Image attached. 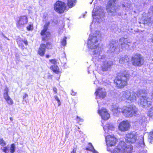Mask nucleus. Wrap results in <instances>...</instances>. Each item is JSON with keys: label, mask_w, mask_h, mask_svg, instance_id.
Wrapping results in <instances>:
<instances>
[{"label": "nucleus", "mask_w": 153, "mask_h": 153, "mask_svg": "<svg viewBox=\"0 0 153 153\" xmlns=\"http://www.w3.org/2000/svg\"><path fill=\"white\" fill-rule=\"evenodd\" d=\"M105 140L107 145L110 146H114L117 142L116 139L114 136L110 135L105 137Z\"/></svg>", "instance_id": "17"}, {"label": "nucleus", "mask_w": 153, "mask_h": 153, "mask_svg": "<svg viewBox=\"0 0 153 153\" xmlns=\"http://www.w3.org/2000/svg\"><path fill=\"white\" fill-rule=\"evenodd\" d=\"M107 151H109V149L108 147L107 148Z\"/></svg>", "instance_id": "57"}, {"label": "nucleus", "mask_w": 153, "mask_h": 153, "mask_svg": "<svg viewBox=\"0 0 153 153\" xmlns=\"http://www.w3.org/2000/svg\"><path fill=\"white\" fill-rule=\"evenodd\" d=\"M117 0H108L106 6V10L108 15L114 16L117 14L118 7L116 5Z\"/></svg>", "instance_id": "6"}, {"label": "nucleus", "mask_w": 153, "mask_h": 153, "mask_svg": "<svg viewBox=\"0 0 153 153\" xmlns=\"http://www.w3.org/2000/svg\"><path fill=\"white\" fill-rule=\"evenodd\" d=\"M141 91H139V96H140V99L138 100V103L144 107H148L152 103V100L144 94H141Z\"/></svg>", "instance_id": "8"}, {"label": "nucleus", "mask_w": 153, "mask_h": 153, "mask_svg": "<svg viewBox=\"0 0 153 153\" xmlns=\"http://www.w3.org/2000/svg\"><path fill=\"white\" fill-rule=\"evenodd\" d=\"M137 108L134 106H123L122 113L126 117H131L137 114Z\"/></svg>", "instance_id": "7"}, {"label": "nucleus", "mask_w": 153, "mask_h": 153, "mask_svg": "<svg viewBox=\"0 0 153 153\" xmlns=\"http://www.w3.org/2000/svg\"><path fill=\"white\" fill-rule=\"evenodd\" d=\"M76 3V0H68V6L70 8L74 6Z\"/></svg>", "instance_id": "27"}, {"label": "nucleus", "mask_w": 153, "mask_h": 153, "mask_svg": "<svg viewBox=\"0 0 153 153\" xmlns=\"http://www.w3.org/2000/svg\"><path fill=\"white\" fill-rule=\"evenodd\" d=\"M122 100L126 102L131 103L135 101L138 97V94L128 90L122 91L120 94Z\"/></svg>", "instance_id": "4"}, {"label": "nucleus", "mask_w": 153, "mask_h": 153, "mask_svg": "<svg viewBox=\"0 0 153 153\" xmlns=\"http://www.w3.org/2000/svg\"><path fill=\"white\" fill-rule=\"evenodd\" d=\"M101 35L99 31L96 32L93 35H90L88 42V48L93 50V55L94 58L98 60L105 57L102 55L101 49L98 46L100 40Z\"/></svg>", "instance_id": "1"}, {"label": "nucleus", "mask_w": 153, "mask_h": 153, "mask_svg": "<svg viewBox=\"0 0 153 153\" xmlns=\"http://www.w3.org/2000/svg\"><path fill=\"white\" fill-rule=\"evenodd\" d=\"M103 128L105 133H109L110 131L113 130L114 127L112 124H107L103 127Z\"/></svg>", "instance_id": "22"}, {"label": "nucleus", "mask_w": 153, "mask_h": 153, "mask_svg": "<svg viewBox=\"0 0 153 153\" xmlns=\"http://www.w3.org/2000/svg\"><path fill=\"white\" fill-rule=\"evenodd\" d=\"M23 40L21 39H19L17 40V43L18 44L19 46L21 47H22L23 46Z\"/></svg>", "instance_id": "33"}, {"label": "nucleus", "mask_w": 153, "mask_h": 153, "mask_svg": "<svg viewBox=\"0 0 153 153\" xmlns=\"http://www.w3.org/2000/svg\"><path fill=\"white\" fill-rule=\"evenodd\" d=\"M49 55H46V58H49Z\"/></svg>", "instance_id": "55"}, {"label": "nucleus", "mask_w": 153, "mask_h": 153, "mask_svg": "<svg viewBox=\"0 0 153 153\" xmlns=\"http://www.w3.org/2000/svg\"><path fill=\"white\" fill-rule=\"evenodd\" d=\"M89 146L86 148V149L88 151H89L92 152L94 149V147L92 144L91 143H88Z\"/></svg>", "instance_id": "32"}, {"label": "nucleus", "mask_w": 153, "mask_h": 153, "mask_svg": "<svg viewBox=\"0 0 153 153\" xmlns=\"http://www.w3.org/2000/svg\"><path fill=\"white\" fill-rule=\"evenodd\" d=\"M66 39L67 37H64L61 41V45L63 46H65L66 44Z\"/></svg>", "instance_id": "35"}, {"label": "nucleus", "mask_w": 153, "mask_h": 153, "mask_svg": "<svg viewBox=\"0 0 153 153\" xmlns=\"http://www.w3.org/2000/svg\"><path fill=\"white\" fill-rule=\"evenodd\" d=\"M146 121V118L144 116L141 115L137 117V121L140 124H142L145 122Z\"/></svg>", "instance_id": "24"}, {"label": "nucleus", "mask_w": 153, "mask_h": 153, "mask_svg": "<svg viewBox=\"0 0 153 153\" xmlns=\"http://www.w3.org/2000/svg\"><path fill=\"white\" fill-rule=\"evenodd\" d=\"M129 77L128 71H125L121 74V76L118 77L115 80L114 82L118 88H123L127 85Z\"/></svg>", "instance_id": "5"}, {"label": "nucleus", "mask_w": 153, "mask_h": 153, "mask_svg": "<svg viewBox=\"0 0 153 153\" xmlns=\"http://www.w3.org/2000/svg\"><path fill=\"white\" fill-rule=\"evenodd\" d=\"M3 36L7 40H9L10 39L8 38H7V37L6 36H4V35H3Z\"/></svg>", "instance_id": "52"}, {"label": "nucleus", "mask_w": 153, "mask_h": 153, "mask_svg": "<svg viewBox=\"0 0 153 153\" xmlns=\"http://www.w3.org/2000/svg\"><path fill=\"white\" fill-rule=\"evenodd\" d=\"M142 20L143 23L145 25H150L152 24V20L150 17L146 16V14L144 13L143 14V16L141 19Z\"/></svg>", "instance_id": "20"}, {"label": "nucleus", "mask_w": 153, "mask_h": 153, "mask_svg": "<svg viewBox=\"0 0 153 153\" xmlns=\"http://www.w3.org/2000/svg\"><path fill=\"white\" fill-rule=\"evenodd\" d=\"M149 141L152 143L153 142V131L150 133L149 137Z\"/></svg>", "instance_id": "30"}, {"label": "nucleus", "mask_w": 153, "mask_h": 153, "mask_svg": "<svg viewBox=\"0 0 153 153\" xmlns=\"http://www.w3.org/2000/svg\"><path fill=\"white\" fill-rule=\"evenodd\" d=\"M133 65L135 66H140L144 62L143 57L140 54H137L132 58Z\"/></svg>", "instance_id": "10"}, {"label": "nucleus", "mask_w": 153, "mask_h": 153, "mask_svg": "<svg viewBox=\"0 0 153 153\" xmlns=\"http://www.w3.org/2000/svg\"><path fill=\"white\" fill-rule=\"evenodd\" d=\"M71 153H76V148L74 149L73 151L71 152Z\"/></svg>", "instance_id": "45"}, {"label": "nucleus", "mask_w": 153, "mask_h": 153, "mask_svg": "<svg viewBox=\"0 0 153 153\" xmlns=\"http://www.w3.org/2000/svg\"><path fill=\"white\" fill-rule=\"evenodd\" d=\"M95 94L97 98L103 99L106 96V92L105 89L103 88H98L95 92Z\"/></svg>", "instance_id": "13"}, {"label": "nucleus", "mask_w": 153, "mask_h": 153, "mask_svg": "<svg viewBox=\"0 0 153 153\" xmlns=\"http://www.w3.org/2000/svg\"><path fill=\"white\" fill-rule=\"evenodd\" d=\"M152 11H153V6L152 7Z\"/></svg>", "instance_id": "58"}, {"label": "nucleus", "mask_w": 153, "mask_h": 153, "mask_svg": "<svg viewBox=\"0 0 153 153\" xmlns=\"http://www.w3.org/2000/svg\"><path fill=\"white\" fill-rule=\"evenodd\" d=\"M46 46L44 44H41L39 48L38 53L41 56H44Z\"/></svg>", "instance_id": "21"}, {"label": "nucleus", "mask_w": 153, "mask_h": 153, "mask_svg": "<svg viewBox=\"0 0 153 153\" xmlns=\"http://www.w3.org/2000/svg\"><path fill=\"white\" fill-rule=\"evenodd\" d=\"M50 24V23L49 22H46L44 27L43 30L41 32V34L43 36V40H46L48 37L50 36V33L47 31Z\"/></svg>", "instance_id": "15"}, {"label": "nucleus", "mask_w": 153, "mask_h": 153, "mask_svg": "<svg viewBox=\"0 0 153 153\" xmlns=\"http://www.w3.org/2000/svg\"><path fill=\"white\" fill-rule=\"evenodd\" d=\"M140 146L142 147L145 146V143L143 140L142 142L140 143Z\"/></svg>", "instance_id": "44"}, {"label": "nucleus", "mask_w": 153, "mask_h": 153, "mask_svg": "<svg viewBox=\"0 0 153 153\" xmlns=\"http://www.w3.org/2000/svg\"><path fill=\"white\" fill-rule=\"evenodd\" d=\"M152 42L153 43V35L152 36Z\"/></svg>", "instance_id": "54"}, {"label": "nucleus", "mask_w": 153, "mask_h": 153, "mask_svg": "<svg viewBox=\"0 0 153 153\" xmlns=\"http://www.w3.org/2000/svg\"><path fill=\"white\" fill-rule=\"evenodd\" d=\"M148 114L149 117H152L153 116V107L149 109Z\"/></svg>", "instance_id": "34"}, {"label": "nucleus", "mask_w": 153, "mask_h": 153, "mask_svg": "<svg viewBox=\"0 0 153 153\" xmlns=\"http://www.w3.org/2000/svg\"><path fill=\"white\" fill-rule=\"evenodd\" d=\"M76 118L77 119V121L81 122H83V120L82 118L79 117L78 116H77Z\"/></svg>", "instance_id": "43"}, {"label": "nucleus", "mask_w": 153, "mask_h": 153, "mask_svg": "<svg viewBox=\"0 0 153 153\" xmlns=\"http://www.w3.org/2000/svg\"><path fill=\"white\" fill-rule=\"evenodd\" d=\"M53 91L54 92H55V93H57V90L56 88H55V87L53 88Z\"/></svg>", "instance_id": "46"}, {"label": "nucleus", "mask_w": 153, "mask_h": 153, "mask_svg": "<svg viewBox=\"0 0 153 153\" xmlns=\"http://www.w3.org/2000/svg\"><path fill=\"white\" fill-rule=\"evenodd\" d=\"M129 61V58L128 57L125 56L124 57L121 58L119 60V62L121 64H123L125 62H127Z\"/></svg>", "instance_id": "26"}, {"label": "nucleus", "mask_w": 153, "mask_h": 153, "mask_svg": "<svg viewBox=\"0 0 153 153\" xmlns=\"http://www.w3.org/2000/svg\"><path fill=\"white\" fill-rule=\"evenodd\" d=\"M33 25H29L27 27V30H30L32 29Z\"/></svg>", "instance_id": "40"}, {"label": "nucleus", "mask_w": 153, "mask_h": 153, "mask_svg": "<svg viewBox=\"0 0 153 153\" xmlns=\"http://www.w3.org/2000/svg\"><path fill=\"white\" fill-rule=\"evenodd\" d=\"M137 137V136L135 133H130L126 135L125 140L127 143H132L135 142Z\"/></svg>", "instance_id": "14"}, {"label": "nucleus", "mask_w": 153, "mask_h": 153, "mask_svg": "<svg viewBox=\"0 0 153 153\" xmlns=\"http://www.w3.org/2000/svg\"><path fill=\"white\" fill-rule=\"evenodd\" d=\"M0 144L2 146H5L6 145V143L2 138L0 139Z\"/></svg>", "instance_id": "37"}, {"label": "nucleus", "mask_w": 153, "mask_h": 153, "mask_svg": "<svg viewBox=\"0 0 153 153\" xmlns=\"http://www.w3.org/2000/svg\"><path fill=\"white\" fill-rule=\"evenodd\" d=\"M66 4L62 1H57L54 5V8L55 11L60 13H63L66 10Z\"/></svg>", "instance_id": "11"}, {"label": "nucleus", "mask_w": 153, "mask_h": 153, "mask_svg": "<svg viewBox=\"0 0 153 153\" xmlns=\"http://www.w3.org/2000/svg\"><path fill=\"white\" fill-rule=\"evenodd\" d=\"M132 146L127 145L124 141L120 142L115 148L111 152V153H131Z\"/></svg>", "instance_id": "3"}, {"label": "nucleus", "mask_w": 153, "mask_h": 153, "mask_svg": "<svg viewBox=\"0 0 153 153\" xmlns=\"http://www.w3.org/2000/svg\"><path fill=\"white\" fill-rule=\"evenodd\" d=\"M27 97H28V95L27 94H25V95L23 96V99H24Z\"/></svg>", "instance_id": "50"}, {"label": "nucleus", "mask_w": 153, "mask_h": 153, "mask_svg": "<svg viewBox=\"0 0 153 153\" xmlns=\"http://www.w3.org/2000/svg\"><path fill=\"white\" fill-rule=\"evenodd\" d=\"M1 149L5 153H7V151L8 150V148L7 146L3 147L1 148Z\"/></svg>", "instance_id": "39"}, {"label": "nucleus", "mask_w": 153, "mask_h": 153, "mask_svg": "<svg viewBox=\"0 0 153 153\" xmlns=\"http://www.w3.org/2000/svg\"><path fill=\"white\" fill-rule=\"evenodd\" d=\"M24 42L25 44L27 45V41L23 40V43Z\"/></svg>", "instance_id": "51"}, {"label": "nucleus", "mask_w": 153, "mask_h": 153, "mask_svg": "<svg viewBox=\"0 0 153 153\" xmlns=\"http://www.w3.org/2000/svg\"><path fill=\"white\" fill-rule=\"evenodd\" d=\"M8 88L7 87H6L4 89V97L5 100L10 97L8 96Z\"/></svg>", "instance_id": "28"}, {"label": "nucleus", "mask_w": 153, "mask_h": 153, "mask_svg": "<svg viewBox=\"0 0 153 153\" xmlns=\"http://www.w3.org/2000/svg\"><path fill=\"white\" fill-rule=\"evenodd\" d=\"M113 62L110 61H105L103 62L101 66V68L103 71H106L108 70L112 65Z\"/></svg>", "instance_id": "19"}, {"label": "nucleus", "mask_w": 153, "mask_h": 153, "mask_svg": "<svg viewBox=\"0 0 153 153\" xmlns=\"http://www.w3.org/2000/svg\"><path fill=\"white\" fill-rule=\"evenodd\" d=\"M51 69L53 72L56 73L58 74L60 72V70L56 65H54L51 67Z\"/></svg>", "instance_id": "25"}, {"label": "nucleus", "mask_w": 153, "mask_h": 153, "mask_svg": "<svg viewBox=\"0 0 153 153\" xmlns=\"http://www.w3.org/2000/svg\"><path fill=\"white\" fill-rule=\"evenodd\" d=\"M93 153H99L97 151H96L94 149L92 151Z\"/></svg>", "instance_id": "49"}, {"label": "nucleus", "mask_w": 153, "mask_h": 153, "mask_svg": "<svg viewBox=\"0 0 153 153\" xmlns=\"http://www.w3.org/2000/svg\"><path fill=\"white\" fill-rule=\"evenodd\" d=\"M76 94V93L74 91H72V92L71 93V94L73 96H74Z\"/></svg>", "instance_id": "48"}, {"label": "nucleus", "mask_w": 153, "mask_h": 153, "mask_svg": "<svg viewBox=\"0 0 153 153\" xmlns=\"http://www.w3.org/2000/svg\"><path fill=\"white\" fill-rule=\"evenodd\" d=\"M123 108L120 106H116L113 109V114L114 116H117L121 112H122Z\"/></svg>", "instance_id": "23"}, {"label": "nucleus", "mask_w": 153, "mask_h": 153, "mask_svg": "<svg viewBox=\"0 0 153 153\" xmlns=\"http://www.w3.org/2000/svg\"><path fill=\"white\" fill-rule=\"evenodd\" d=\"M104 13L102 11V10L99 9V7H97L96 8H94L93 10L92 14V16L94 19H97V21L99 22L100 19L102 20Z\"/></svg>", "instance_id": "9"}, {"label": "nucleus", "mask_w": 153, "mask_h": 153, "mask_svg": "<svg viewBox=\"0 0 153 153\" xmlns=\"http://www.w3.org/2000/svg\"><path fill=\"white\" fill-rule=\"evenodd\" d=\"M115 43V41H112L111 42L110 44V50L111 52H118L120 49L129 50L134 48L133 43L129 40L123 37H122L119 39V43L120 45L119 49L116 48Z\"/></svg>", "instance_id": "2"}, {"label": "nucleus", "mask_w": 153, "mask_h": 153, "mask_svg": "<svg viewBox=\"0 0 153 153\" xmlns=\"http://www.w3.org/2000/svg\"><path fill=\"white\" fill-rule=\"evenodd\" d=\"M141 153H147V151L146 149H144L141 151Z\"/></svg>", "instance_id": "47"}, {"label": "nucleus", "mask_w": 153, "mask_h": 153, "mask_svg": "<svg viewBox=\"0 0 153 153\" xmlns=\"http://www.w3.org/2000/svg\"><path fill=\"white\" fill-rule=\"evenodd\" d=\"M5 100L7 102V103L9 105H11L13 103L12 100L10 97L6 99Z\"/></svg>", "instance_id": "36"}, {"label": "nucleus", "mask_w": 153, "mask_h": 153, "mask_svg": "<svg viewBox=\"0 0 153 153\" xmlns=\"http://www.w3.org/2000/svg\"><path fill=\"white\" fill-rule=\"evenodd\" d=\"M98 112L102 119L104 120H108L110 117V114L105 108H103L101 110H99Z\"/></svg>", "instance_id": "18"}, {"label": "nucleus", "mask_w": 153, "mask_h": 153, "mask_svg": "<svg viewBox=\"0 0 153 153\" xmlns=\"http://www.w3.org/2000/svg\"><path fill=\"white\" fill-rule=\"evenodd\" d=\"M10 120L11 121H12L13 120V118L12 117H10Z\"/></svg>", "instance_id": "53"}, {"label": "nucleus", "mask_w": 153, "mask_h": 153, "mask_svg": "<svg viewBox=\"0 0 153 153\" xmlns=\"http://www.w3.org/2000/svg\"><path fill=\"white\" fill-rule=\"evenodd\" d=\"M123 9L125 10H128L130 8L131 5L129 4L125 3V4H123Z\"/></svg>", "instance_id": "29"}, {"label": "nucleus", "mask_w": 153, "mask_h": 153, "mask_svg": "<svg viewBox=\"0 0 153 153\" xmlns=\"http://www.w3.org/2000/svg\"><path fill=\"white\" fill-rule=\"evenodd\" d=\"M130 126V123L128 120L121 122L118 126V129L122 131H127Z\"/></svg>", "instance_id": "12"}, {"label": "nucleus", "mask_w": 153, "mask_h": 153, "mask_svg": "<svg viewBox=\"0 0 153 153\" xmlns=\"http://www.w3.org/2000/svg\"><path fill=\"white\" fill-rule=\"evenodd\" d=\"M51 45L50 42H48L46 44V47L47 48H51Z\"/></svg>", "instance_id": "42"}, {"label": "nucleus", "mask_w": 153, "mask_h": 153, "mask_svg": "<svg viewBox=\"0 0 153 153\" xmlns=\"http://www.w3.org/2000/svg\"><path fill=\"white\" fill-rule=\"evenodd\" d=\"M151 96H152V98H153V91H152Z\"/></svg>", "instance_id": "56"}, {"label": "nucleus", "mask_w": 153, "mask_h": 153, "mask_svg": "<svg viewBox=\"0 0 153 153\" xmlns=\"http://www.w3.org/2000/svg\"><path fill=\"white\" fill-rule=\"evenodd\" d=\"M15 145L13 143L10 146V152L11 153H13L15 151Z\"/></svg>", "instance_id": "31"}, {"label": "nucleus", "mask_w": 153, "mask_h": 153, "mask_svg": "<svg viewBox=\"0 0 153 153\" xmlns=\"http://www.w3.org/2000/svg\"><path fill=\"white\" fill-rule=\"evenodd\" d=\"M54 97L55 99H56V100L57 101V102L58 103V106H60L61 105V103H60V100H59V98H58V97H57V96H54Z\"/></svg>", "instance_id": "38"}, {"label": "nucleus", "mask_w": 153, "mask_h": 153, "mask_svg": "<svg viewBox=\"0 0 153 153\" xmlns=\"http://www.w3.org/2000/svg\"><path fill=\"white\" fill-rule=\"evenodd\" d=\"M27 18L26 16H21L20 17L19 20L17 22V26L19 28H22L27 24Z\"/></svg>", "instance_id": "16"}, {"label": "nucleus", "mask_w": 153, "mask_h": 153, "mask_svg": "<svg viewBox=\"0 0 153 153\" xmlns=\"http://www.w3.org/2000/svg\"><path fill=\"white\" fill-rule=\"evenodd\" d=\"M50 62L54 65H56L57 62L55 59H51L49 60Z\"/></svg>", "instance_id": "41"}]
</instances>
